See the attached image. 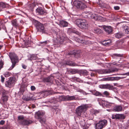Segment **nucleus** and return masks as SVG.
Instances as JSON below:
<instances>
[{
	"label": "nucleus",
	"instance_id": "nucleus-1",
	"mask_svg": "<svg viewBox=\"0 0 129 129\" xmlns=\"http://www.w3.org/2000/svg\"><path fill=\"white\" fill-rule=\"evenodd\" d=\"M45 112L43 111H39L36 113L35 117L41 123L42 125L46 127L47 125L46 122V117Z\"/></svg>",
	"mask_w": 129,
	"mask_h": 129
},
{
	"label": "nucleus",
	"instance_id": "nucleus-2",
	"mask_svg": "<svg viewBox=\"0 0 129 129\" xmlns=\"http://www.w3.org/2000/svg\"><path fill=\"white\" fill-rule=\"evenodd\" d=\"M52 34L54 35H53V37H55L58 38L55 40V42L54 44L55 45H57L56 46L57 47L60 46V44H62L63 41H65L67 39L65 35L60 34L59 35L58 33L55 31H53Z\"/></svg>",
	"mask_w": 129,
	"mask_h": 129
},
{
	"label": "nucleus",
	"instance_id": "nucleus-3",
	"mask_svg": "<svg viewBox=\"0 0 129 129\" xmlns=\"http://www.w3.org/2000/svg\"><path fill=\"white\" fill-rule=\"evenodd\" d=\"M11 60L12 65L9 69V70H12L16 66L19 61V58L17 55L14 52H9L8 55Z\"/></svg>",
	"mask_w": 129,
	"mask_h": 129
},
{
	"label": "nucleus",
	"instance_id": "nucleus-4",
	"mask_svg": "<svg viewBox=\"0 0 129 129\" xmlns=\"http://www.w3.org/2000/svg\"><path fill=\"white\" fill-rule=\"evenodd\" d=\"M75 22L77 26L81 29H86L88 28V24L85 20L79 19L77 20Z\"/></svg>",
	"mask_w": 129,
	"mask_h": 129
},
{
	"label": "nucleus",
	"instance_id": "nucleus-5",
	"mask_svg": "<svg viewBox=\"0 0 129 129\" xmlns=\"http://www.w3.org/2000/svg\"><path fill=\"white\" fill-rule=\"evenodd\" d=\"M34 24L38 31L40 32L42 34L45 33V30L42 24L38 21L35 20L34 21Z\"/></svg>",
	"mask_w": 129,
	"mask_h": 129
},
{
	"label": "nucleus",
	"instance_id": "nucleus-6",
	"mask_svg": "<svg viewBox=\"0 0 129 129\" xmlns=\"http://www.w3.org/2000/svg\"><path fill=\"white\" fill-rule=\"evenodd\" d=\"M16 81L15 77H10L8 80L5 82V85L6 87L10 88L13 86Z\"/></svg>",
	"mask_w": 129,
	"mask_h": 129
},
{
	"label": "nucleus",
	"instance_id": "nucleus-7",
	"mask_svg": "<svg viewBox=\"0 0 129 129\" xmlns=\"http://www.w3.org/2000/svg\"><path fill=\"white\" fill-rule=\"evenodd\" d=\"M107 120L104 119L99 121L95 125L96 129H102L107 125Z\"/></svg>",
	"mask_w": 129,
	"mask_h": 129
},
{
	"label": "nucleus",
	"instance_id": "nucleus-8",
	"mask_svg": "<svg viewBox=\"0 0 129 129\" xmlns=\"http://www.w3.org/2000/svg\"><path fill=\"white\" fill-rule=\"evenodd\" d=\"M101 27L103 28L106 34L111 35L113 34V28L111 26L103 25Z\"/></svg>",
	"mask_w": 129,
	"mask_h": 129
},
{
	"label": "nucleus",
	"instance_id": "nucleus-9",
	"mask_svg": "<svg viewBox=\"0 0 129 129\" xmlns=\"http://www.w3.org/2000/svg\"><path fill=\"white\" fill-rule=\"evenodd\" d=\"M86 105H80L76 109V113L78 116H80L82 112L86 110Z\"/></svg>",
	"mask_w": 129,
	"mask_h": 129
},
{
	"label": "nucleus",
	"instance_id": "nucleus-10",
	"mask_svg": "<svg viewBox=\"0 0 129 129\" xmlns=\"http://www.w3.org/2000/svg\"><path fill=\"white\" fill-rule=\"evenodd\" d=\"M36 13L38 15H43L46 14V11L43 7H39L36 10Z\"/></svg>",
	"mask_w": 129,
	"mask_h": 129
},
{
	"label": "nucleus",
	"instance_id": "nucleus-11",
	"mask_svg": "<svg viewBox=\"0 0 129 129\" xmlns=\"http://www.w3.org/2000/svg\"><path fill=\"white\" fill-rule=\"evenodd\" d=\"M124 78L123 77H109L103 79V80L104 81H118L120 79H123Z\"/></svg>",
	"mask_w": 129,
	"mask_h": 129
},
{
	"label": "nucleus",
	"instance_id": "nucleus-12",
	"mask_svg": "<svg viewBox=\"0 0 129 129\" xmlns=\"http://www.w3.org/2000/svg\"><path fill=\"white\" fill-rule=\"evenodd\" d=\"M37 54H29L27 56V60L33 61L34 60H37L38 59V58L37 57Z\"/></svg>",
	"mask_w": 129,
	"mask_h": 129
},
{
	"label": "nucleus",
	"instance_id": "nucleus-13",
	"mask_svg": "<svg viewBox=\"0 0 129 129\" xmlns=\"http://www.w3.org/2000/svg\"><path fill=\"white\" fill-rule=\"evenodd\" d=\"M125 117L123 114H115L112 115V119H124Z\"/></svg>",
	"mask_w": 129,
	"mask_h": 129
},
{
	"label": "nucleus",
	"instance_id": "nucleus-14",
	"mask_svg": "<svg viewBox=\"0 0 129 129\" xmlns=\"http://www.w3.org/2000/svg\"><path fill=\"white\" fill-rule=\"evenodd\" d=\"M76 3V6L78 8H79L81 9H85L86 8V6L84 4L82 3L81 2L79 1H77Z\"/></svg>",
	"mask_w": 129,
	"mask_h": 129
},
{
	"label": "nucleus",
	"instance_id": "nucleus-15",
	"mask_svg": "<svg viewBox=\"0 0 129 129\" xmlns=\"http://www.w3.org/2000/svg\"><path fill=\"white\" fill-rule=\"evenodd\" d=\"M59 100L58 98H52L49 101L45 102L46 104H49L51 103L52 104H58L59 102Z\"/></svg>",
	"mask_w": 129,
	"mask_h": 129
},
{
	"label": "nucleus",
	"instance_id": "nucleus-16",
	"mask_svg": "<svg viewBox=\"0 0 129 129\" xmlns=\"http://www.w3.org/2000/svg\"><path fill=\"white\" fill-rule=\"evenodd\" d=\"M25 86L22 84L20 88V91L17 94V95H18L19 96H21V95H24V93L25 91Z\"/></svg>",
	"mask_w": 129,
	"mask_h": 129
},
{
	"label": "nucleus",
	"instance_id": "nucleus-17",
	"mask_svg": "<svg viewBox=\"0 0 129 129\" xmlns=\"http://www.w3.org/2000/svg\"><path fill=\"white\" fill-rule=\"evenodd\" d=\"M33 95L32 94L28 93L26 94L25 95H23L22 97V99L23 100L28 101L33 99Z\"/></svg>",
	"mask_w": 129,
	"mask_h": 129
},
{
	"label": "nucleus",
	"instance_id": "nucleus-18",
	"mask_svg": "<svg viewBox=\"0 0 129 129\" xmlns=\"http://www.w3.org/2000/svg\"><path fill=\"white\" fill-rule=\"evenodd\" d=\"M32 122V121L28 119H24L22 120L20 124L24 125H28Z\"/></svg>",
	"mask_w": 129,
	"mask_h": 129
},
{
	"label": "nucleus",
	"instance_id": "nucleus-19",
	"mask_svg": "<svg viewBox=\"0 0 129 129\" xmlns=\"http://www.w3.org/2000/svg\"><path fill=\"white\" fill-rule=\"evenodd\" d=\"M112 42L111 40L108 39L105 40L101 42V43L105 46H109L111 45Z\"/></svg>",
	"mask_w": 129,
	"mask_h": 129
},
{
	"label": "nucleus",
	"instance_id": "nucleus-20",
	"mask_svg": "<svg viewBox=\"0 0 129 129\" xmlns=\"http://www.w3.org/2000/svg\"><path fill=\"white\" fill-rule=\"evenodd\" d=\"M89 91H90L91 94H92L96 96H102L103 97L104 96L101 92L97 91L95 90H89Z\"/></svg>",
	"mask_w": 129,
	"mask_h": 129
},
{
	"label": "nucleus",
	"instance_id": "nucleus-21",
	"mask_svg": "<svg viewBox=\"0 0 129 129\" xmlns=\"http://www.w3.org/2000/svg\"><path fill=\"white\" fill-rule=\"evenodd\" d=\"M54 79V77L52 75H51L47 77H46L44 79V80L45 82L51 83L53 81Z\"/></svg>",
	"mask_w": 129,
	"mask_h": 129
},
{
	"label": "nucleus",
	"instance_id": "nucleus-22",
	"mask_svg": "<svg viewBox=\"0 0 129 129\" xmlns=\"http://www.w3.org/2000/svg\"><path fill=\"white\" fill-rule=\"evenodd\" d=\"M69 23L64 20H60L59 21L60 26L61 27H66L68 25Z\"/></svg>",
	"mask_w": 129,
	"mask_h": 129
},
{
	"label": "nucleus",
	"instance_id": "nucleus-23",
	"mask_svg": "<svg viewBox=\"0 0 129 129\" xmlns=\"http://www.w3.org/2000/svg\"><path fill=\"white\" fill-rule=\"evenodd\" d=\"M122 28L124 33L127 34H129V26L125 25L123 26Z\"/></svg>",
	"mask_w": 129,
	"mask_h": 129
},
{
	"label": "nucleus",
	"instance_id": "nucleus-24",
	"mask_svg": "<svg viewBox=\"0 0 129 129\" xmlns=\"http://www.w3.org/2000/svg\"><path fill=\"white\" fill-rule=\"evenodd\" d=\"M67 72L69 74H74L77 73L78 71L76 69H68Z\"/></svg>",
	"mask_w": 129,
	"mask_h": 129
},
{
	"label": "nucleus",
	"instance_id": "nucleus-25",
	"mask_svg": "<svg viewBox=\"0 0 129 129\" xmlns=\"http://www.w3.org/2000/svg\"><path fill=\"white\" fill-rule=\"evenodd\" d=\"M66 65H69L72 66H77V64L74 62L70 61H67L65 62Z\"/></svg>",
	"mask_w": 129,
	"mask_h": 129
},
{
	"label": "nucleus",
	"instance_id": "nucleus-26",
	"mask_svg": "<svg viewBox=\"0 0 129 129\" xmlns=\"http://www.w3.org/2000/svg\"><path fill=\"white\" fill-rule=\"evenodd\" d=\"M124 34L121 32H119L115 34V35L116 38L119 39L124 36Z\"/></svg>",
	"mask_w": 129,
	"mask_h": 129
},
{
	"label": "nucleus",
	"instance_id": "nucleus-27",
	"mask_svg": "<svg viewBox=\"0 0 129 129\" xmlns=\"http://www.w3.org/2000/svg\"><path fill=\"white\" fill-rule=\"evenodd\" d=\"M75 51L73 50V51H68L65 54V56L67 58H68L72 55H73V53H74Z\"/></svg>",
	"mask_w": 129,
	"mask_h": 129
},
{
	"label": "nucleus",
	"instance_id": "nucleus-28",
	"mask_svg": "<svg viewBox=\"0 0 129 129\" xmlns=\"http://www.w3.org/2000/svg\"><path fill=\"white\" fill-rule=\"evenodd\" d=\"M104 85V89H108L111 90L113 89L114 88L113 86L110 85L109 84H107Z\"/></svg>",
	"mask_w": 129,
	"mask_h": 129
},
{
	"label": "nucleus",
	"instance_id": "nucleus-29",
	"mask_svg": "<svg viewBox=\"0 0 129 129\" xmlns=\"http://www.w3.org/2000/svg\"><path fill=\"white\" fill-rule=\"evenodd\" d=\"M49 40L46 41L42 42H39L38 44V46H41L42 47L45 46L47 43H49Z\"/></svg>",
	"mask_w": 129,
	"mask_h": 129
},
{
	"label": "nucleus",
	"instance_id": "nucleus-30",
	"mask_svg": "<svg viewBox=\"0 0 129 129\" xmlns=\"http://www.w3.org/2000/svg\"><path fill=\"white\" fill-rule=\"evenodd\" d=\"M110 71L108 69H102L99 70L98 73L99 74H106L110 73Z\"/></svg>",
	"mask_w": 129,
	"mask_h": 129
},
{
	"label": "nucleus",
	"instance_id": "nucleus-31",
	"mask_svg": "<svg viewBox=\"0 0 129 129\" xmlns=\"http://www.w3.org/2000/svg\"><path fill=\"white\" fill-rule=\"evenodd\" d=\"M113 110L115 111H120L122 110V107L120 105H117L113 108Z\"/></svg>",
	"mask_w": 129,
	"mask_h": 129
},
{
	"label": "nucleus",
	"instance_id": "nucleus-32",
	"mask_svg": "<svg viewBox=\"0 0 129 129\" xmlns=\"http://www.w3.org/2000/svg\"><path fill=\"white\" fill-rule=\"evenodd\" d=\"M12 24L13 26L15 28H17L19 26V24L17 22V21L16 19L12 21Z\"/></svg>",
	"mask_w": 129,
	"mask_h": 129
},
{
	"label": "nucleus",
	"instance_id": "nucleus-33",
	"mask_svg": "<svg viewBox=\"0 0 129 129\" xmlns=\"http://www.w3.org/2000/svg\"><path fill=\"white\" fill-rule=\"evenodd\" d=\"M66 100L68 101L75 100L76 99L75 96H69L68 95L65 97Z\"/></svg>",
	"mask_w": 129,
	"mask_h": 129
},
{
	"label": "nucleus",
	"instance_id": "nucleus-34",
	"mask_svg": "<svg viewBox=\"0 0 129 129\" xmlns=\"http://www.w3.org/2000/svg\"><path fill=\"white\" fill-rule=\"evenodd\" d=\"M37 3H34L31 4H29L28 6V8L31 11H33L36 5H37Z\"/></svg>",
	"mask_w": 129,
	"mask_h": 129
},
{
	"label": "nucleus",
	"instance_id": "nucleus-35",
	"mask_svg": "<svg viewBox=\"0 0 129 129\" xmlns=\"http://www.w3.org/2000/svg\"><path fill=\"white\" fill-rule=\"evenodd\" d=\"M68 31L71 33H75L79 35L81 34L80 32H79L77 31H76L74 29L72 28H69Z\"/></svg>",
	"mask_w": 129,
	"mask_h": 129
},
{
	"label": "nucleus",
	"instance_id": "nucleus-36",
	"mask_svg": "<svg viewBox=\"0 0 129 129\" xmlns=\"http://www.w3.org/2000/svg\"><path fill=\"white\" fill-rule=\"evenodd\" d=\"M8 100V96L7 95H3L2 100L4 104V105H7V101Z\"/></svg>",
	"mask_w": 129,
	"mask_h": 129
},
{
	"label": "nucleus",
	"instance_id": "nucleus-37",
	"mask_svg": "<svg viewBox=\"0 0 129 129\" xmlns=\"http://www.w3.org/2000/svg\"><path fill=\"white\" fill-rule=\"evenodd\" d=\"M75 52H74V53H73V55H74V56L77 58H78L80 57V54L79 53V50H74Z\"/></svg>",
	"mask_w": 129,
	"mask_h": 129
},
{
	"label": "nucleus",
	"instance_id": "nucleus-38",
	"mask_svg": "<svg viewBox=\"0 0 129 129\" xmlns=\"http://www.w3.org/2000/svg\"><path fill=\"white\" fill-rule=\"evenodd\" d=\"M42 92L41 93V94L42 95H43V97L44 98L46 97L47 95L50 94V93L48 91H42Z\"/></svg>",
	"mask_w": 129,
	"mask_h": 129
},
{
	"label": "nucleus",
	"instance_id": "nucleus-39",
	"mask_svg": "<svg viewBox=\"0 0 129 129\" xmlns=\"http://www.w3.org/2000/svg\"><path fill=\"white\" fill-rule=\"evenodd\" d=\"M96 15L94 13H92L91 12L90 13L89 12V19H93L94 20L95 19V17L96 16Z\"/></svg>",
	"mask_w": 129,
	"mask_h": 129
},
{
	"label": "nucleus",
	"instance_id": "nucleus-40",
	"mask_svg": "<svg viewBox=\"0 0 129 129\" xmlns=\"http://www.w3.org/2000/svg\"><path fill=\"white\" fill-rule=\"evenodd\" d=\"M92 30L94 33L96 34H100L101 32V30L98 28L94 29Z\"/></svg>",
	"mask_w": 129,
	"mask_h": 129
},
{
	"label": "nucleus",
	"instance_id": "nucleus-41",
	"mask_svg": "<svg viewBox=\"0 0 129 129\" xmlns=\"http://www.w3.org/2000/svg\"><path fill=\"white\" fill-rule=\"evenodd\" d=\"M102 19L103 18L102 16L96 15V16L95 17V20L97 21H101L103 20Z\"/></svg>",
	"mask_w": 129,
	"mask_h": 129
},
{
	"label": "nucleus",
	"instance_id": "nucleus-42",
	"mask_svg": "<svg viewBox=\"0 0 129 129\" xmlns=\"http://www.w3.org/2000/svg\"><path fill=\"white\" fill-rule=\"evenodd\" d=\"M113 56H114L115 57L114 58H117L116 57H120V60L121 59V57H122L123 56V54L117 53L114 54H113Z\"/></svg>",
	"mask_w": 129,
	"mask_h": 129
},
{
	"label": "nucleus",
	"instance_id": "nucleus-43",
	"mask_svg": "<svg viewBox=\"0 0 129 129\" xmlns=\"http://www.w3.org/2000/svg\"><path fill=\"white\" fill-rule=\"evenodd\" d=\"M73 79L75 80L77 82H83V81L82 80H81L80 79L76 77L73 78Z\"/></svg>",
	"mask_w": 129,
	"mask_h": 129
},
{
	"label": "nucleus",
	"instance_id": "nucleus-44",
	"mask_svg": "<svg viewBox=\"0 0 129 129\" xmlns=\"http://www.w3.org/2000/svg\"><path fill=\"white\" fill-rule=\"evenodd\" d=\"M11 74V73L8 72H5L3 75L4 76L6 77H8L10 76Z\"/></svg>",
	"mask_w": 129,
	"mask_h": 129
},
{
	"label": "nucleus",
	"instance_id": "nucleus-45",
	"mask_svg": "<svg viewBox=\"0 0 129 129\" xmlns=\"http://www.w3.org/2000/svg\"><path fill=\"white\" fill-rule=\"evenodd\" d=\"M121 3L124 4V3H128L129 0H118Z\"/></svg>",
	"mask_w": 129,
	"mask_h": 129
},
{
	"label": "nucleus",
	"instance_id": "nucleus-46",
	"mask_svg": "<svg viewBox=\"0 0 129 129\" xmlns=\"http://www.w3.org/2000/svg\"><path fill=\"white\" fill-rule=\"evenodd\" d=\"M44 106H46L48 107H49L51 108V109L52 110V111H55L56 110V109H57V108H56V107L53 106V107L51 105H49V106L48 105H44Z\"/></svg>",
	"mask_w": 129,
	"mask_h": 129
},
{
	"label": "nucleus",
	"instance_id": "nucleus-47",
	"mask_svg": "<svg viewBox=\"0 0 129 129\" xmlns=\"http://www.w3.org/2000/svg\"><path fill=\"white\" fill-rule=\"evenodd\" d=\"M5 7V5L3 3L0 2V11Z\"/></svg>",
	"mask_w": 129,
	"mask_h": 129
},
{
	"label": "nucleus",
	"instance_id": "nucleus-48",
	"mask_svg": "<svg viewBox=\"0 0 129 129\" xmlns=\"http://www.w3.org/2000/svg\"><path fill=\"white\" fill-rule=\"evenodd\" d=\"M108 70H109V71H110V73L111 72H113L115 71H118V69L116 68H115L111 70L110 69H108Z\"/></svg>",
	"mask_w": 129,
	"mask_h": 129
},
{
	"label": "nucleus",
	"instance_id": "nucleus-49",
	"mask_svg": "<svg viewBox=\"0 0 129 129\" xmlns=\"http://www.w3.org/2000/svg\"><path fill=\"white\" fill-rule=\"evenodd\" d=\"M24 117L21 116H20L18 117V120L20 124V122L22 120H24Z\"/></svg>",
	"mask_w": 129,
	"mask_h": 129
},
{
	"label": "nucleus",
	"instance_id": "nucleus-50",
	"mask_svg": "<svg viewBox=\"0 0 129 129\" xmlns=\"http://www.w3.org/2000/svg\"><path fill=\"white\" fill-rule=\"evenodd\" d=\"M104 95H105L106 96L108 97L110 94L107 91H105L103 93Z\"/></svg>",
	"mask_w": 129,
	"mask_h": 129
},
{
	"label": "nucleus",
	"instance_id": "nucleus-51",
	"mask_svg": "<svg viewBox=\"0 0 129 129\" xmlns=\"http://www.w3.org/2000/svg\"><path fill=\"white\" fill-rule=\"evenodd\" d=\"M9 93V92L8 91L4 90L2 93V95H7V94Z\"/></svg>",
	"mask_w": 129,
	"mask_h": 129
},
{
	"label": "nucleus",
	"instance_id": "nucleus-52",
	"mask_svg": "<svg viewBox=\"0 0 129 129\" xmlns=\"http://www.w3.org/2000/svg\"><path fill=\"white\" fill-rule=\"evenodd\" d=\"M78 91L80 92L81 93H82L83 95H86L88 94V93H86L85 92L81 89H80Z\"/></svg>",
	"mask_w": 129,
	"mask_h": 129
},
{
	"label": "nucleus",
	"instance_id": "nucleus-53",
	"mask_svg": "<svg viewBox=\"0 0 129 129\" xmlns=\"http://www.w3.org/2000/svg\"><path fill=\"white\" fill-rule=\"evenodd\" d=\"M4 63L2 61H0V70L3 67Z\"/></svg>",
	"mask_w": 129,
	"mask_h": 129
},
{
	"label": "nucleus",
	"instance_id": "nucleus-54",
	"mask_svg": "<svg viewBox=\"0 0 129 129\" xmlns=\"http://www.w3.org/2000/svg\"><path fill=\"white\" fill-rule=\"evenodd\" d=\"M114 9L115 10H119L120 9V7L119 6H115L114 7Z\"/></svg>",
	"mask_w": 129,
	"mask_h": 129
},
{
	"label": "nucleus",
	"instance_id": "nucleus-55",
	"mask_svg": "<svg viewBox=\"0 0 129 129\" xmlns=\"http://www.w3.org/2000/svg\"><path fill=\"white\" fill-rule=\"evenodd\" d=\"M30 41L29 40H26L25 41L24 44L26 45H28Z\"/></svg>",
	"mask_w": 129,
	"mask_h": 129
},
{
	"label": "nucleus",
	"instance_id": "nucleus-56",
	"mask_svg": "<svg viewBox=\"0 0 129 129\" xmlns=\"http://www.w3.org/2000/svg\"><path fill=\"white\" fill-rule=\"evenodd\" d=\"M56 84L57 85H61V84L60 81H58V80H55Z\"/></svg>",
	"mask_w": 129,
	"mask_h": 129
},
{
	"label": "nucleus",
	"instance_id": "nucleus-57",
	"mask_svg": "<svg viewBox=\"0 0 129 129\" xmlns=\"http://www.w3.org/2000/svg\"><path fill=\"white\" fill-rule=\"evenodd\" d=\"M1 82L3 83H4L5 80V78L2 75L1 76Z\"/></svg>",
	"mask_w": 129,
	"mask_h": 129
},
{
	"label": "nucleus",
	"instance_id": "nucleus-58",
	"mask_svg": "<svg viewBox=\"0 0 129 129\" xmlns=\"http://www.w3.org/2000/svg\"><path fill=\"white\" fill-rule=\"evenodd\" d=\"M22 68L24 69H26L27 67V66L26 65L23 64H22Z\"/></svg>",
	"mask_w": 129,
	"mask_h": 129
},
{
	"label": "nucleus",
	"instance_id": "nucleus-59",
	"mask_svg": "<svg viewBox=\"0 0 129 129\" xmlns=\"http://www.w3.org/2000/svg\"><path fill=\"white\" fill-rule=\"evenodd\" d=\"M99 87L101 89H104V84L100 85H99Z\"/></svg>",
	"mask_w": 129,
	"mask_h": 129
},
{
	"label": "nucleus",
	"instance_id": "nucleus-60",
	"mask_svg": "<svg viewBox=\"0 0 129 129\" xmlns=\"http://www.w3.org/2000/svg\"><path fill=\"white\" fill-rule=\"evenodd\" d=\"M99 112H100L99 110H94L93 111V114H97V113H99Z\"/></svg>",
	"mask_w": 129,
	"mask_h": 129
},
{
	"label": "nucleus",
	"instance_id": "nucleus-61",
	"mask_svg": "<svg viewBox=\"0 0 129 129\" xmlns=\"http://www.w3.org/2000/svg\"><path fill=\"white\" fill-rule=\"evenodd\" d=\"M31 90L34 91L35 89V87L34 86H31Z\"/></svg>",
	"mask_w": 129,
	"mask_h": 129
},
{
	"label": "nucleus",
	"instance_id": "nucleus-62",
	"mask_svg": "<svg viewBox=\"0 0 129 129\" xmlns=\"http://www.w3.org/2000/svg\"><path fill=\"white\" fill-rule=\"evenodd\" d=\"M5 123V121L3 120H2L0 121V125H3Z\"/></svg>",
	"mask_w": 129,
	"mask_h": 129
},
{
	"label": "nucleus",
	"instance_id": "nucleus-63",
	"mask_svg": "<svg viewBox=\"0 0 129 129\" xmlns=\"http://www.w3.org/2000/svg\"><path fill=\"white\" fill-rule=\"evenodd\" d=\"M29 106H28V108L29 109L31 108V107H32L33 108H34L35 107V105H29Z\"/></svg>",
	"mask_w": 129,
	"mask_h": 129
},
{
	"label": "nucleus",
	"instance_id": "nucleus-64",
	"mask_svg": "<svg viewBox=\"0 0 129 129\" xmlns=\"http://www.w3.org/2000/svg\"><path fill=\"white\" fill-rule=\"evenodd\" d=\"M81 42L80 43H84L85 44H87L86 42L85 43L84 42L85 40H84L83 39H81Z\"/></svg>",
	"mask_w": 129,
	"mask_h": 129
}]
</instances>
